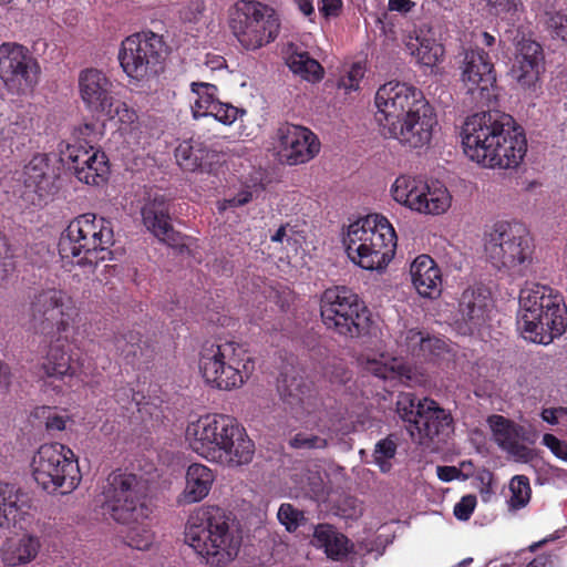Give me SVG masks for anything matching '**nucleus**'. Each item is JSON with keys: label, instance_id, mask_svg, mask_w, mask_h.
<instances>
[{"label": "nucleus", "instance_id": "1", "mask_svg": "<svg viewBox=\"0 0 567 567\" xmlns=\"http://www.w3.org/2000/svg\"><path fill=\"white\" fill-rule=\"evenodd\" d=\"M374 102L381 135L411 150L430 144L437 118L421 90L391 81L379 87Z\"/></svg>", "mask_w": 567, "mask_h": 567}, {"label": "nucleus", "instance_id": "2", "mask_svg": "<svg viewBox=\"0 0 567 567\" xmlns=\"http://www.w3.org/2000/svg\"><path fill=\"white\" fill-rule=\"evenodd\" d=\"M464 153L489 168H516L527 152L524 130L499 111L476 113L462 127Z\"/></svg>", "mask_w": 567, "mask_h": 567}, {"label": "nucleus", "instance_id": "3", "mask_svg": "<svg viewBox=\"0 0 567 567\" xmlns=\"http://www.w3.org/2000/svg\"><path fill=\"white\" fill-rule=\"evenodd\" d=\"M185 533V542L210 567H225L238 555L241 545L239 524L233 513L218 506L200 509Z\"/></svg>", "mask_w": 567, "mask_h": 567}, {"label": "nucleus", "instance_id": "4", "mask_svg": "<svg viewBox=\"0 0 567 567\" xmlns=\"http://www.w3.org/2000/svg\"><path fill=\"white\" fill-rule=\"evenodd\" d=\"M517 327L532 342L549 344L567 329V306L547 286L526 288L519 295Z\"/></svg>", "mask_w": 567, "mask_h": 567}, {"label": "nucleus", "instance_id": "5", "mask_svg": "<svg viewBox=\"0 0 567 567\" xmlns=\"http://www.w3.org/2000/svg\"><path fill=\"white\" fill-rule=\"evenodd\" d=\"M344 246L354 264L367 270H381L394 257L396 235L385 217L368 215L349 226Z\"/></svg>", "mask_w": 567, "mask_h": 567}, {"label": "nucleus", "instance_id": "6", "mask_svg": "<svg viewBox=\"0 0 567 567\" xmlns=\"http://www.w3.org/2000/svg\"><path fill=\"white\" fill-rule=\"evenodd\" d=\"M114 244L110 223L93 214L74 218L61 234L58 247L62 258H78V265L95 267L112 259L110 247Z\"/></svg>", "mask_w": 567, "mask_h": 567}, {"label": "nucleus", "instance_id": "7", "mask_svg": "<svg viewBox=\"0 0 567 567\" xmlns=\"http://www.w3.org/2000/svg\"><path fill=\"white\" fill-rule=\"evenodd\" d=\"M320 313L327 329L340 337L357 339L370 332V311L359 296L346 286H333L323 291Z\"/></svg>", "mask_w": 567, "mask_h": 567}, {"label": "nucleus", "instance_id": "8", "mask_svg": "<svg viewBox=\"0 0 567 567\" xmlns=\"http://www.w3.org/2000/svg\"><path fill=\"white\" fill-rule=\"evenodd\" d=\"M148 482L141 475L114 471L104 487L103 514L124 525L138 523L148 517Z\"/></svg>", "mask_w": 567, "mask_h": 567}, {"label": "nucleus", "instance_id": "9", "mask_svg": "<svg viewBox=\"0 0 567 567\" xmlns=\"http://www.w3.org/2000/svg\"><path fill=\"white\" fill-rule=\"evenodd\" d=\"M485 254L497 269L522 275L532 261L533 245L526 226L518 221H497L486 234Z\"/></svg>", "mask_w": 567, "mask_h": 567}, {"label": "nucleus", "instance_id": "10", "mask_svg": "<svg viewBox=\"0 0 567 567\" xmlns=\"http://www.w3.org/2000/svg\"><path fill=\"white\" fill-rule=\"evenodd\" d=\"M31 465L34 481L48 493L69 494L81 481L74 453L60 443L41 445Z\"/></svg>", "mask_w": 567, "mask_h": 567}, {"label": "nucleus", "instance_id": "11", "mask_svg": "<svg viewBox=\"0 0 567 567\" xmlns=\"http://www.w3.org/2000/svg\"><path fill=\"white\" fill-rule=\"evenodd\" d=\"M229 27L245 49L256 50L277 38L280 21L272 8L258 1L240 0L230 11Z\"/></svg>", "mask_w": 567, "mask_h": 567}, {"label": "nucleus", "instance_id": "12", "mask_svg": "<svg viewBox=\"0 0 567 567\" xmlns=\"http://www.w3.org/2000/svg\"><path fill=\"white\" fill-rule=\"evenodd\" d=\"M74 307L65 293L55 288L37 291L29 305L28 323L35 333L51 339L66 332L71 326Z\"/></svg>", "mask_w": 567, "mask_h": 567}, {"label": "nucleus", "instance_id": "13", "mask_svg": "<svg viewBox=\"0 0 567 567\" xmlns=\"http://www.w3.org/2000/svg\"><path fill=\"white\" fill-rule=\"evenodd\" d=\"M165 48L162 37L154 32L132 34L121 43L120 65L128 78L136 81L153 78L163 69Z\"/></svg>", "mask_w": 567, "mask_h": 567}, {"label": "nucleus", "instance_id": "14", "mask_svg": "<svg viewBox=\"0 0 567 567\" xmlns=\"http://www.w3.org/2000/svg\"><path fill=\"white\" fill-rule=\"evenodd\" d=\"M238 346L235 342H206L200 351L199 370L205 381L219 390H230L244 383L238 367Z\"/></svg>", "mask_w": 567, "mask_h": 567}, {"label": "nucleus", "instance_id": "15", "mask_svg": "<svg viewBox=\"0 0 567 567\" xmlns=\"http://www.w3.org/2000/svg\"><path fill=\"white\" fill-rule=\"evenodd\" d=\"M392 196L395 202L412 210L431 215L446 212L452 199L444 185L437 182L429 185L406 176L396 178L392 186Z\"/></svg>", "mask_w": 567, "mask_h": 567}, {"label": "nucleus", "instance_id": "16", "mask_svg": "<svg viewBox=\"0 0 567 567\" xmlns=\"http://www.w3.org/2000/svg\"><path fill=\"white\" fill-rule=\"evenodd\" d=\"M236 424L237 421L228 415H206L187 426L186 437L194 452L215 463Z\"/></svg>", "mask_w": 567, "mask_h": 567}, {"label": "nucleus", "instance_id": "17", "mask_svg": "<svg viewBox=\"0 0 567 567\" xmlns=\"http://www.w3.org/2000/svg\"><path fill=\"white\" fill-rule=\"evenodd\" d=\"M78 82L81 100L91 113L107 118L120 114L122 102L115 95L114 83L103 71L84 69L79 73Z\"/></svg>", "mask_w": 567, "mask_h": 567}, {"label": "nucleus", "instance_id": "18", "mask_svg": "<svg viewBox=\"0 0 567 567\" xmlns=\"http://www.w3.org/2000/svg\"><path fill=\"white\" fill-rule=\"evenodd\" d=\"M462 81L476 105H489L496 99V72L483 50H470L463 61Z\"/></svg>", "mask_w": 567, "mask_h": 567}, {"label": "nucleus", "instance_id": "19", "mask_svg": "<svg viewBox=\"0 0 567 567\" xmlns=\"http://www.w3.org/2000/svg\"><path fill=\"white\" fill-rule=\"evenodd\" d=\"M40 68L29 50L17 43L0 45V79L17 91L31 90L38 82Z\"/></svg>", "mask_w": 567, "mask_h": 567}, {"label": "nucleus", "instance_id": "20", "mask_svg": "<svg viewBox=\"0 0 567 567\" xmlns=\"http://www.w3.org/2000/svg\"><path fill=\"white\" fill-rule=\"evenodd\" d=\"M61 159L80 182L100 185L107 179L110 167L106 155L94 151L93 147L69 144L65 151L61 152Z\"/></svg>", "mask_w": 567, "mask_h": 567}, {"label": "nucleus", "instance_id": "21", "mask_svg": "<svg viewBox=\"0 0 567 567\" xmlns=\"http://www.w3.org/2000/svg\"><path fill=\"white\" fill-rule=\"evenodd\" d=\"M279 155L288 165H299L312 159L320 151V142L307 127L285 124L277 131Z\"/></svg>", "mask_w": 567, "mask_h": 567}, {"label": "nucleus", "instance_id": "22", "mask_svg": "<svg viewBox=\"0 0 567 567\" xmlns=\"http://www.w3.org/2000/svg\"><path fill=\"white\" fill-rule=\"evenodd\" d=\"M277 391L297 416L316 413L322 404L318 391L301 375L281 373L277 380Z\"/></svg>", "mask_w": 567, "mask_h": 567}, {"label": "nucleus", "instance_id": "23", "mask_svg": "<svg viewBox=\"0 0 567 567\" xmlns=\"http://www.w3.org/2000/svg\"><path fill=\"white\" fill-rule=\"evenodd\" d=\"M415 432L420 445L430 447L432 443L445 442L453 432V417L437 402L425 399V409L416 421Z\"/></svg>", "mask_w": 567, "mask_h": 567}, {"label": "nucleus", "instance_id": "24", "mask_svg": "<svg viewBox=\"0 0 567 567\" xmlns=\"http://www.w3.org/2000/svg\"><path fill=\"white\" fill-rule=\"evenodd\" d=\"M142 218L146 228L161 241L169 246L181 244V234L171 225L169 205L163 195H155L143 206Z\"/></svg>", "mask_w": 567, "mask_h": 567}, {"label": "nucleus", "instance_id": "25", "mask_svg": "<svg viewBox=\"0 0 567 567\" xmlns=\"http://www.w3.org/2000/svg\"><path fill=\"white\" fill-rule=\"evenodd\" d=\"M491 306L492 299L487 289L470 287L461 296L458 313L470 329H476L486 322Z\"/></svg>", "mask_w": 567, "mask_h": 567}, {"label": "nucleus", "instance_id": "26", "mask_svg": "<svg viewBox=\"0 0 567 567\" xmlns=\"http://www.w3.org/2000/svg\"><path fill=\"white\" fill-rule=\"evenodd\" d=\"M226 441L224 451L219 452L215 463L228 467H237L249 464L252 461L255 444L238 422L229 432Z\"/></svg>", "mask_w": 567, "mask_h": 567}, {"label": "nucleus", "instance_id": "27", "mask_svg": "<svg viewBox=\"0 0 567 567\" xmlns=\"http://www.w3.org/2000/svg\"><path fill=\"white\" fill-rule=\"evenodd\" d=\"M543 62L542 48L536 42H526L516 55L512 75L522 87H532L538 81Z\"/></svg>", "mask_w": 567, "mask_h": 567}, {"label": "nucleus", "instance_id": "28", "mask_svg": "<svg viewBox=\"0 0 567 567\" xmlns=\"http://www.w3.org/2000/svg\"><path fill=\"white\" fill-rule=\"evenodd\" d=\"M412 284L416 291L427 298H435L441 293L442 276L435 261L427 255L414 259L410 267Z\"/></svg>", "mask_w": 567, "mask_h": 567}, {"label": "nucleus", "instance_id": "29", "mask_svg": "<svg viewBox=\"0 0 567 567\" xmlns=\"http://www.w3.org/2000/svg\"><path fill=\"white\" fill-rule=\"evenodd\" d=\"M177 164L187 172H209L214 162L218 161V154L208 150L203 143L185 141L175 150Z\"/></svg>", "mask_w": 567, "mask_h": 567}, {"label": "nucleus", "instance_id": "30", "mask_svg": "<svg viewBox=\"0 0 567 567\" xmlns=\"http://www.w3.org/2000/svg\"><path fill=\"white\" fill-rule=\"evenodd\" d=\"M215 477L207 466L192 464L186 472V486L177 497L179 505L193 504L205 498L213 485Z\"/></svg>", "mask_w": 567, "mask_h": 567}, {"label": "nucleus", "instance_id": "31", "mask_svg": "<svg viewBox=\"0 0 567 567\" xmlns=\"http://www.w3.org/2000/svg\"><path fill=\"white\" fill-rule=\"evenodd\" d=\"M56 342H60L56 340ZM41 370L44 375L51 379L69 383L76 374V367L72 361L70 351L64 344H52L43 359Z\"/></svg>", "mask_w": 567, "mask_h": 567}, {"label": "nucleus", "instance_id": "32", "mask_svg": "<svg viewBox=\"0 0 567 567\" xmlns=\"http://www.w3.org/2000/svg\"><path fill=\"white\" fill-rule=\"evenodd\" d=\"M312 544L323 548L327 556L333 560H341L348 556L353 545L347 536L339 533L333 525L318 524L313 526Z\"/></svg>", "mask_w": 567, "mask_h": 567}, {"label": "nucleus", "instance_id": "33", "mask_svg": "<svg viewBox=\"0 0 567 567\" xmlns=\"http://www.w3.org/2000/svg\"><path fill=\"white\" fill-rule=\"evenodd\" d=\"M286 63L289 69L308 81H319L323 76V68L312 59L308 52L300 51L299 48L289 43L286 49Z\"/></svg>", "mask_w": 567, "mask_h": 567}, {"label": "nucleus", "instance_id": "34", "mask_svg": "<svg viewBox=\"0 0 567 567\" xmlns=\"http://www.w3.org/2000/svg\"><path fill=\"white\" fill-rule=\"evenodd\" d=\"M415 44H410L412 54L417 59V62L425 66H434L440 62L444 55V48L439 43L432 29L421 28L415 39Z\"/></svg>", "mask_w": 567, "mask_h": 567}, {"label": "nucleus", "instance_id": "35", "mask_svg": "<svg viewBox=\"0 0 567 567\" xmlns=\"http://www.w3.org/2000/svg\"><path fill=\"white\" fill-rule=\"evenodd\" d=\"M39 547L38 538L32 536L8 540L2 548V560L8 566L29 563L37 556Z\"/></svg>", "mask_w": 567, "mask_h": 567}, {"label": "nucleus", "instance_id": "36", "mask_svg": "<svg viewBox=\"0 0 567 567\" xmlns=\"http://www.w3.org/2000/svg\"><path fill=\"white\" fill-rule=\"evenodd\" d=\"M487 423L498 446L504 450L515 440L527 441L525 429L503 415L488 416Z\"/></svg>", "mask_w": 567, "mask_h": 567}, {"label": "nucleus", "instance_id": "37", "mask_svg": "<svg viewBox=\"0 0 567 567\" xmlns=\"http://www.w3.org/2000/svg\"><path fill=\"white\" fill-rule=\"evenodd\" d=\"M425 399H419L413 393H400L395 403V411L399 417L406 423V430L414 437V427L417 419L425 409Z\"/></svg>", "mask_w": 567, "mask_h": 567}, {"label": "nucleus", "instance_id": "38", "mask_svg": "<svg viewBox=\"0 0 567 567\" xmlns=\"http://www.w3.org/2000/svg\"><path fill=\"white\" fill-rule=\"evenodd\" d=\"M190 89L198 96L192 106L194 117L208 116L212 112V106L219 102L216 97V85L205 82H193Z\"/></svg>", "mask_w": 567, "mask_h": 567}, {"label": "nucleus", "instance_id": "39", "mask_svg": "<svg viewBox=\"0 0 567 567\" xmlns=\"http://www.w3.org/2000/svg\"><path fill=\"white\" fill-rule=\"evenodd\" d=\"M19 494L14 485L0 482V528L16 523Z\"/></svg>", "mask_w": 567, "mask_h": 567}, {"label": "nucleus", "instance_id": "40", "mask_svg": "<svg viewBox=\"0 0 567 567\" xmlns=\"http://www.w3.org/2000/svg\"><path fill=\"white\" fill-rule=\"evenodd\" d=\"M115 347L120 354L131 364L143 362L146 348L137 332H128L115 338Z\"/></svg>", "mask_w": 567, "mask_h": 567}, {"label": "nucleus", "instance_id": "41", "mask_svg": "<svg viewBox=\"0 0 567 567\" xmlns=\"http://www.w3.org/2000/svg\"><path fill=\"white\" fill-rule=\"evenodd\" d=\"M398 442L394 434L380 440L373 451V461L382 473H388L392 468L391 460L396 455Z\"/></svg>", "mask_w": 567, "mask_h": 567}, {"label": "nucleus", "instance_id": "42", "mask_svg": "<svg viewBox=\"0 0 567 567\" xmlns=\"http://www.w3.org/2000/svg\"><path fill=\"white\" fill-rule=\"evenodd\" d=\"M511 497L508 506L513 511L524 508L530 501L532 488L525 475H516L509 482Z\"/></svg>", "mask_w": 567, "mask_h": 567}, {"label": "nucleus", "instance_id": "43", "mask_svg": "<svg viewBox=\"0 0 567 567\" xmlns=\"http://www.w3.org/2000/svg\"><path fill=\"white\" fill-rule=\"evenodd\" d=\"M331 437L312 432L300 431L288 440L289 447L301 451H319L329 446Z\"/></svg>", "mask_w": 567, "mask_h": 567}, {"label": "nucleus", "instance_id": "44", "mask_svg": "<svg viewBox=\"0 0 567 567\" xmlns=\"http://www.w3.org/2000/svg\"><path fill=\"white\" fill-rule=\"evenodd\" d=\"M142 523L143 520L134 523L135 526L128 528L124 536V542L132 548L147 550L153 544L154 536L151 529L145 527Z\"/></svg>", "mask_w": 567, "mask_h": 567}, {"label": "nucleus", "instance_id": "45", "mask_svg": "<svg viewBox=\"0 0 567 567\" xmlns=\"http://www.w3.org/2000/svg\"><path fill=\"white\" fill-rule=\"evenodd\" d=\"M277 517L280 524H282L289 533L296 532L300 526L306 525L308 522L305 512L298 509L290 503H284L280 505Z\"/></svg>", "mask_w": 567, "mask_h": 567}, {"label": "nucleus", "instance_id": "46", "mask_svg": "<svg viewBox=\"0 0 567 567\" xmlns=\"http://www.w3.org/2000/svg\"><path fill=\"white\" fill-rule=\"evenodd\" d=\"M323 377L332 386H342L352 379V373L342 360H333L324 365Z\"/></svg>", "mask_w": 567, "mask_h": 567}, {"label": "nucleus", "instance_id": "47", "mask_svg": "<svg viewBox=\"0 0 567 567\" xmlns=\"http://www.w3.org/2000/svg\"><path fill=\"white\" fill-rule=\"evenodd\" d=\"M423 340V331L416 329H408L400 333L398 344L402 351L417 358L420 354V342Z\"/></svg>", "mask_w": 567, "mask_h": 567}, {"label": "nucleus", "instance_id": "48", "mask_svg": "<svg viewBox=\"0 0 567 567\" xmlns=\"http://www.w3.org/2000/svg\"><path fill=\"white\" fill-rule=\"evenodd\" d=\"M245 111L238 109L229 103L218 102L212 106V112L208 116H213L215 120L223 124L229 125L234 123L239 114H244Z\"/></svg>", "mask_w": 567, "mask_h": 567}, {"label": "nucleus", "instance_id": "49", "mask_svg": "<svg viewBox=\"0 0 567 567\" xmlns=\"http://www.w3.org/2000/svg\"><path fill=\"white\" fill-rule=\"evenodd\" d=\"M362 513L361 502L353 496H344L337 506V514L344 519H357Z\"/></svg>", "mask_w": 567, "mask_h": 567}, {"label": "nucleus", "instance_id": "50", "mask_svg": "<svg viewBox=\"0 0 567 567\" xmlns=\"http://www.w3.org/2000/svg\"><path fill=\"white\" fill-rule=\"evenodd\" d=\"M205 9L203 0H192L179 10V18L185 22L196 23L202 19Z\"/></svg>", "mask_w": 567, "mask_h": 567}, {"label": "nucleus", "instance_id": "51", "mask_svg": "<svg viewBox=\"0 0 567 567\" xmlns=\"http://www.w3.org/2000/svg\"><path fill=\"white\" fill-rule=\"evenodd\" d=\"M302 489L311 498H320L324 492V484L318 472H308Z\"/></svg>", "mask_w": 567, "mask_h": 567}, {"label": "nucleus", "instance_id": "52", "mask_svg": "<svg viewBox=\"0 0 567 567\" xmlns=\"http://www.w3.org/2000/svg\"><path fill=\"white\" fill-rule=\"evenodd\" d=\"M486 3L492 14L506 17L517 11L519 0H486Z\"/></svg>", "mask_w": 567, "mask_h": 567}, {"label": "nucleus", "instance_id": "53", "mask_svg": "<svg viewBox=\"0 0 567 567\" xmlns=\"http://www.w3.org/2000/svg\"><path fill=\"white\" fill-rule=\"evenodd\" d=\"M520 440H515L513 443L507 445L504 451L512 455L517 462H530L536 457V452L528 446L520 444Z\"/></svg>", "mask_w": 567, "mask_h": 567}, {"label": "nucleus", "instance_id": "54", "mask_svg": "<svg viewBox=\"0 0 567 567\" xmlns=\"http://www.w3.org/2000/svg\"><path fill=\"white\" fill-rule=\"evenodd\" d=\"M41 415L45 419V427L48 431H62L65 429V417L54 412L50 406L40 408Z\"/></svg>", "mask_w": 567, "mask_h": 567}, {"label": "nucleus", "instance_id": "55", "mask_svg": "<svg viewBox=\"0 0 567 567\" xmlns=\"http://www.w3.org/2000/svg\"><path fill=\"white\" fill-rule=\"evenodd\" d=\"M475 506L476 496L472 494L465 495L454 506V515L460 520H467L474 512Z\"/></svg>", "mask_w": 567, "mask_h": 567}, {"label": "nucleus", "instance_id": "56", "mask_svg": "<svg viewBox=\"0 0 567 567\" xmlns=\"http://www.w3.org/2000/svg\"><path fill=\"white\" fill-rule=\"evenodd\" d=\"M543 444L546 445L555 456L567 461V443L565 441H560L554 434L546 433L543 436Z\"/></svg>", "mask_w": 567, "mask_h": 567}, {"label": "nucleus", "instance_id": "57", "mask_svg": "<svg viewBox=\"0 0 567 567\" xmlns=\"http://www.w3.org/2000/svg\"><path fill=\"white\" fill-rule=\"evenodd\" d=\"M364 75V69L355 63L351 66V70L348 72L346 78L341 79V85L347 90H355L359 86V81Z\"/></svg>", "mask_w": 567, "mask_h": 567}, {"label": "nucleus", "instance_id": "58", "mask_svg": "<svg viewBox=\"0 0 567 567\" xmlns=\"http://www.w3.org/2000/svg\"><path fill=\"white\" fill-rule=\"evenodd\" d=\"M442 346V341L435 337H430L427 333L423 332V340L420 342V354L417 358H426L430 354H433L435 350H440Z\"/></svg>", "mask_w": 567, "mask_h": 567}, {"label": "nucleus", "instance_id": "59", "mask_svg": "<svg viewBox=\"0 0 567 567\" xmlns=\"http://www.w3.org/2000/svg\"><path fill=\"white\" fill-rule=\"evenodd\" d=\"M13 383V374L7 363L0 362V394H7Z\"/></svg>", "mask_w": 567, "mask_h": 567}, {"label": "nucleus", "instance_id": "60", "mask_svg": "<svg viewBox=\"0 0 567 567\" xmlns=\"http://www.w3.org/2000/svg\"><path fill=\"white\" fill-rule=\"evenodd\" d=\"M549 27L556 30V33L561 39H567V18L560 13H556L549 19Z\"/></svg>", "mask_w": 567, "mask_h": 567}, {"label": "nucleus", "instance_id": "61", "mask_svg": "<svg viewBox=\"0 0 567 567\" xmlns=\"http://www.w3.org/2000/svg\"><path fill=\"white\" fill-rule=\"evenodd\" d=\"M341 7V0H321L319 10L324 17H336L339 14Z\"/></svg>", "mask_w": 567, "mask_h": 567}, {"label": "nucleus", "instance_id": "62", "mask_svg": "<svg viewBox=\"0 0 567 567\" xmlns=\"http://www.w3.org/2000/svg\"><path fill=\"white\" fill-rule=\"evenodd\" d=\"M437 476L441 481L450 482L461 475V470L455 466H437Z\"/></svg>", "mask_w": 567, "mask_h": 567}, {"label": "nucleus", "instance_id": "63", "mask_svg": "<svg viewBox=\"0 0 567 567\" xmlns=\"http://www.w3.org/2000/svg\"><path fill=\"white\" fill-rule=\"evenodd\" d=\"M414 7L411 0H389V9L398 12H409Z\"/></svg>", "mask_w": 567, "mask_h": 567}, {"label": "nucleus", "instance_id": "64", "mask_svg": "<svg viewBox=\"0 0 567 567\" xmlns=\"http://www.w3.org/2000/svg\"><path fill=\"white\" fill-rule=\"evenodd\" d=\"M526 567H554L550 556L540 555L533 559Z\"/></svg>", "mask_w": 567, "mask_h": 567}]
</instances>
